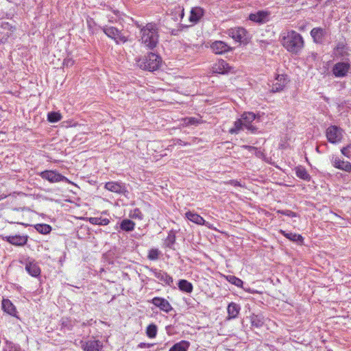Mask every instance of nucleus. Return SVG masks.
<instances>
[{"instance_id": "nucleus-44", "label": "nucleus", "mask_w": 351, "mask_h": 351, "mask_svg": "<svg viewBox=\"0 0 351 351\" xmlns=\"http://www.w3.org/2000/svg\"><path fill=\"white\" fill-rule=\"evenodd\" d=\"M341 152L343 156H345L347 158H350L351 156V152H350V146L348 145L346 147H343L341 149Z\"/></svg>"}, {"instance_id": "nucleus-24", "label": "nucleus", "mask_w": 351, "mask_h": 351, "mask_svg": "<svg viewBox=\"0 0 351 351\" xmlns=\"http://www.w3.org/2000/svg\"><path fill=\"white\" fill-rule=\"evenodd\" d=\"M204 11L200 7H195L193 8L191 10V14L189 16L190 22L193 23H197L201 19V18L204 16Z\"/></svg>"}, {"instance_id": "nucleus-18", "label": "nucleus", "mask_w": 351, "mask_h": 351, "mask_svg": "<svg viewBox=\"0 0 351 351\" xmlns=\"http://www.w3.org/2000/svg\"><path fill=\"white\" fill-rule=\"evenodd\" d=\"M151 302L165 313H169L173 310L170 303L163 298L155 297L152 300Z\"/></svg>"}, {"instance_id": "nucleus-43", "label": "nucleus", "mask_w": 351, "mask_h": 351, "mask_svg": "<svg viewBox=\"0 0 351 351\" xmlns=\"http://www.w3.org/2000/svg\"><path fill=\"white\" fill-rule=\"evenodd\" d=\"M277 213L289 217H296L298 216L296 213L290 210H277Z\"/></svg>"}, {"instance_id": "nucleus-27", "label": "nucleus", "mask_w": 351, "mask_h": 351, "mask_svg": "<svg viewBox=\"0 0 351 351\" xmlns=\"http://www.w3.org/2000/svg\"><path fill=\"white\" fill-rule=\"evenodd\" d=\"M2 308L7 313L15 315L16 311L14 304L8 299H3L2 301Z\"/></svg>"}, {"instance_id": "nucleus-31", "label": "nucleus", "mask_w": 351, "mask_h": 351, "mask_svg": "<svg viewBox=\"0 0 351 351\" xmlns=\"http://www.w3.org/2000/svg\"><path fill=\"white\" fill-rule=\"evenodd\" d=\"M176 242V234L173 230H170L168 233L167 237L165 240V247L170 248V249H174L173 245Z\"/></svg>"}, {"instance_id": "nucleus-32", "label": "nucleus", "mask_w": 351, "mask_h": 351, "mask_svg": "<svg viewBox=\"0 0 351 351\" xmlns=\"http://www.w3.org/2000/svg\"><path fill=\"white\" fill-rule=\"evenodd\" d=\"M252 326L256 328L261 327L264 324V317L261 315H254L250 316Z\"/></svg>"}, {"instance_id": "nucleus-23", "label": "nucleus", "mask_w": 351, "mask_h": 351, "mask_svg": "<svg viewBox=\"0 0 351 351\" xmlns=\"http://www.w3.org/2000/svg\"><path fill=\"white\" fill-rule=\"evenodd\" d=\"M185 216L187 219L197 225H205L206 226L209 227L208 225V223L206 222L202 217L195 213L189 211L186 213Z\"/></svg>"}, {"instance_id": "nucleus-5", "label": "nucleus", "mask_w": 351, "mask_h": 351, "mask_svg": "<svg viewBox=\"0 0 351 351\" xmlns=\"http://www.w3.org/2000/svg\"><path fill=\"white\" fill-rule=\"evenodd\" d=\"M326 136L330 143L337 144L341 142L343 130L337 125H330L326 129Z\"/></svg>"}, {"instance_id": "nucleus-25", "label": "nucleus", "mask_w": 351, "mask_h": 351, "mask_svg": "<svg viewBox=\"0 0 351 351\" xmlns=\"http://www.w3.org/2000/svg\"><path fill=\"white\" fill-rule=\"evenodd\" d=\"M279 232L282 234L285 237L288 239L289 240L295 242L298 244H302L303 243V237L302 235L296 233H292V232H287L286 231L283 230H280Z\"/></svg>"}, {"instance_id": "nucleus-11", "label": "nucleus", "mask_w": 351, "mask_h": 351, "mask_svg": "<svg viewBox=\"0 0 351 351\" xmlns=\"http://www.w3.org/2000/svg\"><path fill=\"white\" fill-rule=\"evenodd\" d=\"M270 12L268 11L260 10L256 13L249 15V19L258 24H263L269 21Z\"/></svg>"}, {"instance_id": "nucleus-40", "label": "nucleus", "mask_w": 351, "mask_h": 351, "mask_svg": "<svg viewBox=\"0 0 351 351\" xmlns=\"http://www.w3.org/2000/svg\"><path fill=\"white\" fill-rule=\"evenodd\" d=\"M62 119V115L58 112H49L47 114V120L51 123H56Z\"/></svg>"}, {"instance_id": "nucleus-6", "label": "nucleus", "mask_w": 351, "mask_h": 351, "mask_svg": "<svg viewBox=\"0 0 351 351\" xmlns=\"http://www.w3.org/2000/svg\"><path fill=\"white\" fill-rule=\"evenodd\" d=\"M102 30L107 36L113 39L117 44L125 43L128 40L127 37L116 27L112 26H104L102 27Z\"/></svg>"}, {"instance_id": "nucleus-20", "label": "nucleus", "mask_w": 351, "mask_h": 351, "mask_svg": "<svg viewBox=\"0 0 351 351\" xmlns=\"http://www.w3.org/2000/svg\"><path fill=\"white\" fill-rule=\"evenodd\" d=\"M210 48L216 54H222L231 49V47L229 45L221 40H216L213 42L210 45Z\"/></svg>"}, {"instance_id": "nucleus-7", "label": "nucleus", "mask_w": 351, "mask_h": 351, "mask_svg": "<svg viewBox=\"0 0 351 351\" xmlns=\"http://www.w3.org/2000/svg\"><path fill=\"white\" fill-rule=\"evenodd\" d=\"M41 178L49 181L51 183H56L62 181H66L67 178L56 171L46 170L38 173Z\"/></svg>"}, {"instance_id": "nucleus-51", "label": "nucleus", "mask_w": 351, "mask_h": 351, "mask_svg": "<svg viewBox=\"0 0 351 351\" xmlns=\"http://www.w3.org/2000/svg\"><path fill=\"white\" fill-rule=\"evenodd\" d=\"M144 346H145V343H141V344L139 345V346H140L141 348H143Z\"/></svg>"}, {"instance_id": "nucleus-19", "label": "nucleus", "mask_w": 351, "mask_h": 351, "mask_svg": "<svg viewBox=\"0 0 351 351\" xmlns=\"http://www.w3.org/2000/svg\"><path fill=\"white\" fill-rule=\"evenodd\" d=\"M12 27L8 22H1L0 26V43H4L11 36Z\"/></svg>"}, {"instance_id": "nucleus-50", "label": "nucleus", "mask_w": 351, "mask_h": 351, "mask_svg": "<svg viewBox=\"0 0 351 351\" xmlns=\"http://www.w3.org/2000/svg\"><path fill=\"white\" fill-rule=\"evenodd\" d=\"M5 197V195L3 196V195H0V200L4 199Z\"/></svg>"}, {"instance_id": "nucleus-22", "label": "nucleus", "mask_w": 351, "mask_h": 351, "mask_svg": "<svg viewBox=\"0 0 351 351\" xmlns=\"http://www.w3.org/2000/svg\"><path fill=\"white\" fill-rule=\"evenodd\" d=\"M25 270L33 277H38L40 275V268L35 261H29L25 265Z\"/></svg>"}, {"instance_id": "nucleus-17", "label": "nucleus", "mask_w": 351, "mask_h": 351, "mask_svg": "<svg viewBox=\"0 0 351 351\" xmlns=\"http://www.w3.org/2000/svg\"><path fill=\"white\" fill-rule=\"evenodd\" d=\"M213 73L226 74L231 71L232 67L223 60H219L212 67Z\"/></svg>"}, {"instance_id": "nucleus-10", "label": "nucleus", "mask_w": 351, "mask_h": 351, "mask_svg": "<svg viewBox=\"0 0 351 351\" xmlns=\"http://www.w3.org/2000/svg\"><path fill=\"white\" fill-rule=\"evenodd\" d=\"M289 79L287 75H278L275 78L271 88L272 93H278L282 91L289 82Z\"/></svg>"}, {"instance_id": "nucleus-33", "label": "nucleus", "mask_w": 351, "mask_h": 351, "mask_svg": "<svg viewBox=\"0 0 351 351\" xmlns=\"http://www.w3.org/2000/svg\"><path fill=\"white\" fill-rule=\"evenodd\" d=\"M296 176L304 180L309 181L311 180V176L308 171L302 167H298L295 171Z\"/></svg>"}, {"instance_id": "nucleus-28", "label": "nucleus", "mask_w": 351, "mask_h": 351, "mask_svg": "<svg viewBox=\"0 0 351 351\" xmlns=\"http://www.w3.org/2000/svg\"><path fill=\"white\" fill-rule=\"evenodd\" d=\"M178 288L180 291L191 293L193 291V285L186 280H180L178 283Z\"/></svg>"}, {"instance_id": "nucleus-36", "label": "nucleus", "mask_w": 351, "mask_h": 351, "mask_svg": "<svg viewBox=\"0 0 351 351\" xmlns=\"http://www.w3.org/2000/svg\"><path fill=\"white\" fill-rule=\"evenodd\" d=\"M35 229L39 233L47 234L51 231V227L48 224H36L34 226Z\"/></svg>"}, {"instance_id": "nucleus-34", "label": "nucleus", "mask_w": 351, "mask_h": 351, "mask_svg": "<svg viewBox=\"0 0 351 351\" xmlns=\"http://www.w3.org/2000/svg\"><path fill=\"white\" fill-rule=\"evenodd\" d=\"M318 54L317 53L314 51L309 52L306 58V62L310 67H312L313 66V64L318 62Z\"/></svg>"}, {"instance_id": "nucleus-3", "label": "nucleus", "mask_w": 351, "mask_h": 351, "mask_svg": "<svg viewBox=\"0 0 351 351\" xmlns=\"http://www.w3.org/2000/svg\"><path fill=\"white\" fill-rule=\"evenodd\" d=\"M140 29L141 41L147 48L154 49L158 43V27L156 23H149L146 25H137Z\"/></svg>"}, {"instance_id": "nucleus-26", "label": "nucleus", "mask_w": 351, "mask_h": 351, "mask_svg": "<svg viewBox=\"0 0 351 351\" xmlns=\"http://www.w3.org/2000/svg\"><path fill=\"white\" fill-rule=\"evenodd\" d=\"M241 307L239 304L234 302L230 303L227 308L228 315V319H231L236 318L238 316Z\"/></svg>"}, {"instance_id": "nucleus-45", "label": "nucleus", "mask_w": 351, "mask_h": 351, "mask_svg": "<svg viewBox=\"0 0 351 351\" xmlns=\"http://www.w3.org/2000/svg\"><path fill=\"white\" fill-rule=\"evenodd\" d=\"M175 10L176 12H178L179 14V18L180 19H182L183 17H184V8L180 7V6H178L175 8Z\"/></svg>"}, {"instance_id": "nucleus-37", "label": "nucleus", "mask_w": 351, "mask_h": 351, "mask_svg": "<svg viewBox=\"0 0 351 351\" xmlns=\"http://www.w3.org/2000/svg\"><path fill=\"white\" fill-rule=\"evenodd\" d=\"M227 281L230 283L237 286V287H242L243 282L241 279L233 275H228L226 277Z\"/></svg>"}, {"instance_id": "nucleus-46", "label": "nucleus", "mask_w": 351, "mask_h": 351, "mask_svg": "<svg viewBox=\"0 0 351 351\" xmlns=\"http://www.w3.org/2000/svg\"><path fill=\"white\" fill-rule=\"evenodd\" d=\"M73 60L71 59H65L63 62V64L66 66H70L73 64Z\"/></svg>"}, {"instance_id": "nucleus-1", "label": "nucleus", "mask_w": 351, "mask_h": 351, "mask_svg": "<svg viewBox=\"0 0 351 351\" xmlns=\"http://www.w3.org/2000/svg\"><path fill=\"white\" fill-rule=\"evenodd\" d=\"M280 42L289 53L298 55L304 47L302 36L295 30H285L280 35Z\"/></svg>"}, {"instance_id": "nucleus-42", "label": "nucleus", "mask_w": 351, "mask_h": 351, "mask_svg": "<svg viewBox=\"0 0 351 351\" xmlns=\"http://www.w3.org/2000/svg\"><path fill=\"white\" fill-rule=\"evenodd\" d=\"M129 215L132 219L139 220L142 219L143 217V215L139 208H134V210H131Z\"/></svg>"}, {"instance_id": "nucleus-49", "label": "nucleus", "mask_w": 351, "mask_h": 351, "mask_svg": "<svg viewBox=\"0 0 351 351\" xmlns=\"http://www.w3.org/2000/svg\"><path fill=\"white\" fill-rule=\"evenodd\" d=\"M316 151H317L318 153H321V152L319 151V147H316Z\"/></svg>"}, {"instance_id": "nucleus-41", "label": "nucleus", "mask_w": 351, "mask_h": 351, "mask_svg": "<svg viewBox=\"0 0 351 351\" xmlns=\"http://www.w3.org/2000/svg\"><path fill=\"white\" fill-rule=\"evenodd\" d=\"M161 252L156 248L149 250L147 258L151 261H156L159 258Z\"/></svg>"}, {"instance_id": "nucleus-4", "label": "nucleus", "mask_w": 351, "mask_h": 351, "mask_svg": "<svg viewBox=\"0 0 351 351\" xmlns=\"http://www.w3.org/2000/svg\"><path fill=\"white\" fill-rule=\"evenodd\" d=\"M137 66L145 71H154L159 69L162 59L161 58L152 52L148 53L147 55L139 57L136 59Z\"/></svg>"}, {"instance_id": "nucleus-30", "label": "nucleus", "mask_w": 351, "mask_h": 351, "mask_svg": "<svg viewBox=\"0 0 351 351\" xmlns=\"http://www.w3.org/2000/svg\"><path fill=\"white\" fill-rule=\"evenodd\" d=\"M134 222L128 219H125L122 220L121 222L120 223V228L125 232H131L134 230Z\"/></svg>"}, {"instance_id": "nucleus-48", "label": "nucleus", "mask_w": 351, "mask_h": 351, "mask_svg": "<svg viewBox=\"0 0 351 351\" xmlns=\"http://www.w3.org/2000/svg\"><path fill=\"white\" fill-rule=\"evenodd\" d=\"M177 144H178L179 145H186V143H184L182 140H177Z\"/></svg>"}, {"instance_id": "nucleus-16", "label": "nucleus", "mask_w": 351, "mask_h": 351, "mask_svg": "<svg viewBox=\"0 0 351 351\" xmlns=\"http://www.w3.org/2000/svg\"><path fill=\"white\" fill-rule=\"evenodd\" d=\"M3 239L13 245L23 246L26 244L28 237L27 235L5 236L3 237Z\"/></svg>"}, {"instance_id": "nucleus-35", "label": "nucleus", "mask_w": 351, "mask_h": 351, "mask_svg": "<svg viewBox=\"0 0 351 351\" xmlns=\"http://www.w3.org/2000/svg\"><path fill=\"white\" fill-rule=\"evenodd\" d=\"M88 221L93 225L106 226L110 223V220L107 218L102 217H90Z\"/></svg>"}, {"instance_id": "nucleus-29", "label": "nucleus", "mask_w": 351, "mask_h": 351, "mask_svg": "<svg viewBox=\"0 0 351 351\" xmlns=\"http://www.w3.org/2000/svg\"><path fill=\"white\" fill-rule=\"evenodd\" d=\"M190 343L187 341H180L175 343L169 351H187Z\"/></svg>"}, {"instance_id": "nucleus-9", "label": "nucleus", "mask_w": 351, "mask_h": 351, "mask_svg": "<svg viewBox=\"0 0 351 351\" xmlns=\"http://www.w3.org/2000/svg\"><path fill=\"white\" fill-rule=\"evenodd\" d=\"M350 69V64L345 62L336 63L332 67V73L337 77H343L347 75Z\"/></svg>"}, {"instance_id": "nucleus-47", "label": "nucleus", "mask_w": 351, "mask_h": 351, "mask_svg": "<svg viewBox=\"0 0 351 351\" xmlns=\"http://www.w3.org/2000/svg\"><path fill=\"white\" fill-rule=\"evenodd\" d=\"M243 147L245 149H248L249 151H252V150H255L256 149V148L255 147H253V146H250V145H244Z\"/></svg>"}, {"instance_id": "nucleus-14", "label": "nucleus", "mask_w": 351, "mask_h": 351, "mask_svg": "<svg viewBox=\"0 0 351 351\" xmlns=\"http://www.w3.org/2000/svg\"><path fill=\"white\" fill-rule=\"evenodd\" d=\"M151 271L154 276L159 280L161 283L171 286L173 284V278L170 276L167 272L157 269H152Z\"/></svg>"}, {"instance_id": "nucleus-52", "label": "nucleus", "mask_w": 351, "mask_h": 351, "mask_svg": "<svg viewBox=\"0 0 351 351\" xmlns=\"http://www.w3.org/2000/svg\"><path fill=\"white\" fill-rule=\"evenodd\" d=\"M175 20L178 21V17H175Z\"/></svg>"}, {"instance_id": "nucleus-21", "label": "nucleus", "mask_w": 351, "mask_h": 351, "mask_svg": "<svg viewBox=\"0 0 351 351\" xmlns=\"http://www.w3.org/2000/svg\"><path fill=\"white\" fill-rule=\"evenodd\" d=\"M332 165L339 169L345 171L346 172L351 171V163L348 161L341 160L337 157H332L331 159Z\"/></svg>"}, {"instance_id": "nucleus-8", "label": "nucleus", "mask_w": 351, "mask_h": 351, "mask_svg": "<svg viewBox=\"0 0 351 351\" xmlns=\"http://www.w3.org/2000/svg\"><path fill=\"white\" fill-rule=\"evenodd\" d=\"M80 346L84 351H101L103 348L102 342L95 339L81 340Z\"/></svg>"}, {"instance_id": "nucleus-39", "label": "nucleus", "mask_w": 351, "mask_h": 351, "mask_svg": "<svg viewBox=\"0 0 351 351\" xmlns=\"http://www.w3.org/2000/svg\"><path fill=\"white\" fill-rule=\"evenodd\" d=\"M158 328L154 324L148 325L146 329V334L149 338H154L157 335Z\"/></svg>"}, {"instance_id": "nucleus-12", "label": "nucleus", "mask_w": 351, "mask_h": 351, "mask_svg": "<svg viewBox=\"0 0 351 351\" xmlns=\"http://www.w3.org/2000/svg\"><path fill=\"white\" fill-rule=\"evenodd\" d=\"M105 189L118 194H123L127 196L128 191L125 188V184L118 182H108L105 184Z\"/></svg>"}, {"instance_id": "nucleus-2", "label": "nucleus", "mask_w": 351, "mask_h": 351, "mask_svg": "<svg viewBox=\"0 0 351 351\" xmlns=\"http://www.w3.org/2000/svg\"><path fill=\"white\" fill-rule=\"evenodd\" d=\"M260 122V117H256L254 112H245L241 118L234 122V126L229 130V133L237 134L246 129L252 134L258 132V127L256 123Z\"/></svg>"}, {"instance_id": "nucleus-13", "label": "nucleus", "mask_w": 351, "mask_h": 351, "mask_svg": "<svg viewBox=\"0 0 351 351\" xmlns=\"http://www.w3.org/2000/svg\"><path fill=\"white\" fill-rule=\"evenodd\" d=\"M229 35L237 42L243 43L247 40V32L243 27L230 29L229 30Z\"/></svg>"}, {"instance_id": "nucleus-15", "label": "nucleus", "mask_w": 351, "mask_h": 351, "mask_svg": "<svg viewBox=\"0 0 351 351\" xmlns=\"http://www.w3.org/2000/svg\"><path fill=\"white\" fill-rule=\"evenodd\" d=\"M326 34L327 32L326 29L322 27H314L310 32L313 42L316 44H322Z\"/></svg>"}, {"instance_id": "nucleus-38", "label": "nucleus", "mask_w": 351, "mask_h": 351, "mask_svg": "<svg viewBox=\"0 0 351 351\" xmlns=\"http://www.w3.org/2000/svg\"><path fill=\"white\" fill-rule=\"evenodd\" d=\"M202 123V120L196 117H186L183 119V125L185 126L197 125Z\"/></svg>"}]
</instances>
